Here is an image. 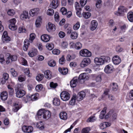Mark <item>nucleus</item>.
Returning a JSON list of instances; mask_svg holds the SVG:
<instances>
[{
  "label": "nucleus",
  "mask_w": 133,
  "mask_h": 133,
  "mask_svg": "<svg viewBox=\"0 0 133 133\" xmlns=\"http://www.w3.org/2000/svg\"><path fill=\"white\" fill-rule=\"evenodd\" d=\"M9 77V75L7 73H4L3 75V79L1 81V83L3 84L5 83L6 82V80H7Z\"/></svg>",
  "instance_id": "obj_27"
},
{
  "label": "nucleus",
  "mask_w": 133,
  "mask_h": 133,
  "mask_svg": "<svg viewBox=\"0 0 133 133\" xmlns=\"http://www.w3.org/2000/svg\"><path fill=\"white\" fill-rule=\"evenodd\" d=\"M54 13V11L52 9H49L47 10L46 12L47 15L49 16L53 15Z\"/></svg>",
  "instance_id": "obj_42"
},
{
  "label": "nucleus",
  "mask_w": 133,
  "mask_h": 133,
  "mask_svg": "<svg viewBox=\"0 0 133 133\" xmlns=\"http://www.w3.org/2000/svg\"><path fill=\"white\" fill-rule=\"evenodd\" d=\"M91 14L89 12H84L82 13L83 17L85 19H87L90 17Z\"/></svg>",
  "instance_id": "obj_33"
},
{
  "label": "nucleus",
  "mask_w": 133,
  "mask_h": 133,
  "mask_svg": "<svg viewBox=\"0 0 133 133\" xmlns=\"http://www.w3.org/2000/svg\"><path fill=\"white\" fill-rule=\"evenodd\" d=\"M51 74V72L49 70H47L44 72L45 77L48 79H51L52 77Z\"/></svg>",
  "instance_id": "obj_24"
},
{
  "label": "nucleus",
  "mask_w": 133,
  "mask_h": 133,
  "mask_svg": "<svg viewBox=\"0 0 133 133\" xmlns=\"http://www.w3.org/2000/svg\"><path fill=\"white\" fill-rule=\"evenodd\" d=\"M91 63V60L88 58H86L83 59L82 61L80 66L81 67L84 68L90 64Z\"/></svg>",
  "instance_id": "obj_5"
},
{
  "label": "nucleus",
  "mask_w": 133,
  "mask_h": 133,
  "mask_svg": "<svg viewBox=\"0 0 133 133\" xmlns=\"http://www.w3.org/2000/svg\"><path fill=\"white\" fill-rule=\"evenodd\" d=\"M76 56L74 55H68L66 58L67 60L70 61L72 59H73L75 58Z\"/></svg>",
  "instance_id": "obj_47"
},
{
  "label": "nucleus",
  "mask_w": 133,
  "mask_h": 133,
  "mask_svg": "<svg viewBox=\"0 0 133 133\" xmlns=\"http://www.w3.org/2000/svg\"><path fill=\"white\" fill-rule=\"evenodd\" d=\"M127 18L131 22H133V12H129L127 14Z\"/></svg>",
  "instance_id": "obj_29"
},
{
  "label": "nucleus",
  "mask_w": 133,
  "mask_h": 133,
  "mask_svg": "<svg viewBox=\"0 0 133 133\" xmlns=\"http://www.w3.org/2000/svg\"><path fill=\"white\" fill-rule=\"evenodd\" d=\"M59 5V2L58 0H53L50 5V7L54 9H56Z\"/></svg>",
  "instance_id": "obj_15"
},
{
  "label": "nucleus",
  "mask_w": 133,
  "mask_h": 133,
  "mask_svg": "<svg viewBox=\"0 0 133 133\" xmlns=\"http://www.w3.org/2000/svg\"><path fill=\"white\" fill-rule=\"evenodd\" d=\"M87 2V0H81L80 3L81 6L83 7L86 4Z\"/></svg>",
  "instance_id": "obj_62"
},
{
  "label": "nucleus",
  "mask_w": 133,
  "mask_h": 133,
  "mask_svg": "<svg viewBox=\"0 0 133 133\" xmlns=\"http://www.w3.org/2000/svg\"><path fill=\"white\" fill-rule=\"evenodd\" d=\"M111 125L110 123L108 122H103L101 123L99 125L100 128L102 129L103 130L106 128L107 127H109Z\"/></svg>",
  "instance_id": "obj_16"
},
{
  "label": "nucleus",
  "mask_w": 133,
  "mask_h": 133,
  "mask_svg": "<svg viewBox=\"0 0 133 133\" xmlns=\"http://www.w3.org/2000/svg\"><path fill=\"white\" fill-rule=\"evenodd\" d=\"M58 70L60 73L64 75L66 74L68 71V70L67 68H58Z\"/></svg>",
  "instance_id": "obj_28"
},
{
  "label": "nucleus",
  "mask_w": 133,
  "mask_h": 133,
  "mask_svg": "<svg viewBox=\"0 0 133 133\" xmlns=\"http://www.w3.org/2000/svg\"><path fill=\"white\" fill-rule=\"evenodd\" d=\"M39 9L38 8L31 9L29 11V14L32 16L37 15L39 13Z\"/></svg>",
  "instance_id": "obj_13"
},
{
  "label": "nucleus",
  "mask_w": 133,
  "mask_h": 133,
  "mask_svg": "<svg viewBox=\"0 0 133 133\" xmlns=\"http://www.w3.org/2000/svg\"><path fill=\"white\" fill-rule=\"evenodd\" d=\"M95 80L97 82H101L102 80L101 75H99L96 76Z\"/></svg>",
  "instance_id": "obj_63"
},
{
  "label": "nucleus",
  "mask_w": 133,
  "mask_h": 133,
  "mask_svg": "<svg viewBox=\"0 0 133 133\" xmlns=\"http://www.w3.org/2000/svg\"><path fill=\"white\" fill-rule=\"evenodd\" d=\"M114 70L113 66L109 64L106 65L104 69V72L107 74H110L112 73Z\"/></svg>",
  "instance_id": "obj_6"
},
{
  "label": "nucleus",
  "mask_w": 133,
  "mask_h": 133,
  "mask_svg": "<svg viewBox=\"0 0 133 133\" xmlns=\"http://www.w3.org/2000/svg\"><path fill=\"white\" fill-rule=\"evenodd\" d=\"M75 7L77 11H80L81 9L79 8V4L77 2H76L75 3Z\"/></svg>",
  "instance_id": "obj_56"
},
{
  "label": "nucleus",
  "mask_w": 133,
  "mask_h": 133,
  "mask_svg": "<svg viewBox=\"0 0 133 133\" xmlns=\"http://www.w3.org/2000/svg\"><path fill=\"white\" fill-rule=\"evenodd\" d=\"M39 96L38 94L36 93L35 94L32 95L30 97V100L32 101L37 100Z\"/></svg>",
  "instance_id": "obj_30"
},
{
  "label": "nucleus",
  "mask_w": 133,
  "mask_h": 133,
  "mask_svg": "<svg viewBox=\"0 0 133 133\" xmlns=\"http://www.w3.org/2000/svg\"><path fill=\"white\" fill-rule=\"evenodd\" d=\"M48 64L50 66L54 67L56 63L53 60H51L48 62Z\"/></svg>",
  "instance_id": "obj_45"
},
{
  "label": "nucleus",
  "mask_w": 133,
  "mask_h": 133,
  "mask_svg": "<svg viewBox=\"0 0 133 133\" xmlns=\"http://www.w3.org/2000/svg\"><path fill=\"white\" fill-rule=\"evenodd\" d=\"M127 10V9L125 7L123 6H120L118 8L117 16H122L124 13L126 12Z\"/></svg>",
  "instance_id": "obj_8"
},
{
  "label": "nucleus",
  "mask_w": 133,
  "mask_h": 133,
  "mask_svg": "<svg viewBox=\"0 0 133 133\" xmlns=\"http://www.w3.org/2000/svg\"><path fill=\"white\" fill-rule=\"evenodd\" d=\"M2 41L4 43H7L10 41V38L8 36H6L2 38Z\"/></svg>",
  "instance_id": "obj_37"
},
{
  "label": "nucleus",
  "mask_w": 133,
  "mask_h": 133,
  "mask_svg": "<svg viewBox=\"0 0 133 133\" xmlns=\"http://www.w3.org/2000/svg\"><path fill=\"white\" fill-rule=\"evenodd\" d=\"M46 46L49 50H52L54 48V44L52 43H48L46 44Z\"/></svg>",
  "instance_id": "obj_41"
},
{
  "label": "nucleus",
  "mask_w": 133,
  "mask_h": 133,
  "mask_svg": "<svg viewBox=\"0 0 133 133\" xmlns=\"http://www.w3.org/2000/svg\"><path fill=\"white\" fill-rule=\"evenodd\" d=\"M77 34L76 32H73L71 33L70 37L72 39H76L77 38Z\"/></svg>",
  "instance_id": "obj_35"
},
{
  "label": "nucleus",
  "mask_w": 133,
  "mask_h": 133,
  "mask_svg": "<svg viewBox=\"0 0 133 133\" xmlns=\"http://www.w3.org/2000/svg\"><path fill=\"white\" fill-rule=\"evenodd\" d=\"M54 17L55 21L57 22H58L59 21V16L58 12H55Z\"/></svg>",
  "instance_id": "obj_52"
},
{
  "label": "nucleus",
  "mask_w": 133,
  "mask_h": 133,
  "mask_svg": "<svg viewBox=\"0 0 133 133\" xmlns=\"http://www.w3.org/2000/svg\"><path fill=\"white\" fill-rule=\"evenodd\" d=\"M43 86L42 84L37 85L35 89L37 91H39L41 90L42 89Z\"/></svg>",
  "instance_id": "obj_53"
},
{
  "label": "nucleus",
  "mask_w": 133,
  "mask_h": 133,
  "mask_svg": "<svg viewBox=\"0 0 133 133\" xmlns=\"http://www.w3.org/2000/svg\"><path fill=\"white\" fill-rule=\"evenodd\" d=\"M24 45L23 49L24 51H26L28 49V46L30 45L29 41L28 39H25L24 42Z\"/></svg>",
  "instance_id": "obj_23"
},
{
  "label": "nucleus",
  "mask_w": 133,
  "mask_h": 133,
  "mask_svg": "<svg viewBox=\"0 0 133 133\" xmlns=\"http://www.w3.org/2000/svg\"><path fill=\"white\" fill-rule=\"evenodd\" d=\"M37 53V50L35 48H32L29 52L28 55L30 57H33L36 55Z\"/></svg>",
  "instance_id": "obj_21"
},
{
  "label": "nucleus",
  "mask_w": 133,
  "mask_h": 133,
  "mask_svg": "<svg viewBox=\"0 0 133 133\" xmlns=\"http://www.w3.org/2000/svg\"><path fill=\"white\" fill-rule=\"evenodd\" d=\"M22 129L24 132L30 133L32 132L33 128L31 126L24 125L22 127Z\"/></svg>",
  "instance_id": "obj_9"
},
{
  "label": "nucleus",
  "mask_w": 133,
  "mask_h": 133,
  "mask_svg": "<svg viewBox=\"0 0 133 133\" xmlns=\"http://www.w3.org/2000/svg\"><path fill=\"white\" fill-rule=\"evenodd\" d=\"M107 108L106 107H104L103 108V110L101 112L100 114L99 115V117L101 119H103L104 118L107 119L109 117H112L113 119H116V114L115 112L113 110H111L105 115V114L106 112V110Z\"/></svg>",
  "instance_id": "obj_1"
},
{
  "label": "nucleus",
  "mask_w": 133,
  "mask_h": 133,
  "mask_svg": "<svg viewBox=\"0 0 133 133\" xmlns=\"http://www.w3.org/2000/svg\"><path fill=\"white\" fill-rule=\"evenodd\" d=\"M14 107L12 109V110L14 112H16L21 107V105L16 102L13 103Z\"/></svg>",
  "instance_id": "obj_19"
},
{
  "label": "nucleus",
  "mask_w": 133,
  "mask_h": 133,
  "mask_svg": "<svg viewBox=\"0 0 133 133\" xmlns=\"http://www.w3.org/2000/svg\"><path fill=\"white\" fill-rule=\"evenodd\" d=\"M64 57V56H62V57H61L59 60V63L60 64L63 65L65 63V60Z\"/></svg>",
  "instance_id": "obj_43"
},
{
  "label": "nucleus",
  "mask_w": 133,
  "mask_h": 133,
  "mask_svg": "<svg viewBox=\"0 0 133 133\" xmlns=\"http://www.w3.org/2000/svg\"><path fill=\"white\" fill-rule=\"evenodd\" d=\"M35 37L36 35L35 34L32 33L30 34V37L29 38V39H28L29 41V42H32Z\"/></svg>",
  "instance_id": "obj_32"
},
{
  "label": "nucleus",
  "mask_w": 133,
  "mask_h": 133,
  "mask_svg": "<svg viewBox=\"0 0 133 133\" xmlns=\"http://www.w3.org/2000/svg\"><path fill=\"white\" fill-rule=\"evenodd\" d=\"M9 29L12 30H15L17 28L15 25L10 24L9 26Z\"/></svg>",
  "instance_id": "obj_58"
},
{
  "label": "nucleus",
  "mask_w": 133,
  "mask_h": 133,
  "mask_svg": "<svg viewBox=\"0 0 133 133\" xmlns=\"http://www.w3.org/2000/svg\"><path fill=\"white\" fill-rule=\"evenodd\" d=\"M96 118L95 116H91L89 117L87 120V122H93L95 121Z\"/></svg>",
  "instance_id": "obj_38"
},
{
  "label": "nucleus",
  "mask_w": 133,
  "mask_h": 133,
  "mask_svg": "<svg viewBox=\"0 0 133 133\" xmlns=\"http://www.w3.org/2000/svg\"><path fill=\"white\" fill-rule=\"evenodd\" d=\"M59 116L61 119L63 120H65L67 118V114L64 112H61L59 114Z\"/></svg>",
  "instance_id": "obj_25"
},
{
  "label": "nucleus",
  "mask_w": 133,
  "mask_h": 133,
  "mask_svg": "<svg viewBox=\"0 0 133 133\" xmlns=\"http://www.w3.org/2000/svg\"><path fill=\"white\" fill-rule=\"evenodd\" d=\"M22 100L25 103H27L30 100V96L28 95L24 96L23 97Z\"/></svg>",
  "instance_id": "obj_34"
},
{
  "label": "nucleus",
  "mask_w": 133,
  "mask_h": 133,
  "mask_svg": "<svg viewBox=\"0 0 133 133\" xmlns=\"http://www.w3.org/2000/svg\"><path fill=\"white\" fill-rule=\"evenodd\" d=\"M44 77L43 74H39L36 77V78L38 81H40L43 79Z\"/></svg>",
  "instance_id": "obj_44"
},
{
  "label": "nucleus",
  "mask_w": 133,
  "mask_h": 133,
  "mask_svg": "<svg viewBox=\"0 0 133 133\" xmlns=\"http://www.w3.org/2000/svg\"><path fill=\"white\" fill-rule=\"evenodd\" d=\"M16 96L18 98H21L25 95L26 92L24 90L21 89L15 90Z\"/></svg>",
  "instance_id": "obj_7"
},
{
  "label": "nucleus",
  "mask_w": 133,
  "mask_h": 133,
  "mask_svg": "<svg viewBox=\"0 0 133 133\" xmlns=\"http://www.w3.org/2000/svg\"><path fill=\"white\" fill-rule=\"evenodd\" d=\"M88 76L87 75L86 73H83L81 74L78 78L79 81L80 83H82L84 82V80H86L88 79Z\"/></svg>",
  "instance_id": "obj_10"
},
{
  "label": "nucleus",
  "mask_w": 133,
  "mask_h": 133,
  "mask_svg": "<svg viewBox=\"0 0 133 133\" xmlns=\"http://www.w3.org/2000/svg\"><path fill=\"white\" fill-rule=\"evenodd\" d=\"M61 99L64 101H66L69 100L70 97L69 93L66 91L62 92L60 94Z\"/></svg>",
  "instance_id": "obj_3"
},
{
  "label": "nucleus",
  "mask_w": 133,
  "mask_h": 133,
  "mask_svg": "<svg viewBox=\"0 0 133 133\" xmlns=\"http://www.w3.org/2000/svg\"><path fill=\"white\" fill-rule=\"evenodd\" d=\"M42 40L45 42H47L49 41L50 39L49 36L46 34H44L42 35L41 37Z\"/></svg>",
  "instance_id": "obj_22"
},
{
  "label": "nucleus",
  "mask_w": 133,
  "mask_h": 133,
  "mask_svg": "<svg viewBox=\"0 0 133 133\" xmlns=\"http://www.w3.org/2000/svg\"><path fill=\"white\" fill-rule=\"evenodd\" d=\"M5 60L4 58V56L3 55H0V63L3 64L5 63Z\"/></svg>",
  "instance_id": "obj_59"
},
{
  "label": "nucleus",
  "mask_w": 133,
  "mask_h": 133,
  "mask_svg": "<svg viewBox=\"0 0 133 133\" xmlns=\"http://www.w3.org/2000/svg\"><path fill=\"white\" fill-rule=\"evenodd\" d=\"M10 72L12 75L14 77H16L17 75V73L13 69H11L10 70Z\"/></svg>",
  "instance_id": "obj_55"
},
{
  "label": "nucleus",
  "mask_w": 133,
  "mask_h": 133,
  "mask_svg": "<svg viewBox=\"0 0 133 133\" xmlns=\"http://www.w3.org/2000/svg\"><path fill=\"white\" fill-rule=\"evenodd\" d=\"M80 55L82 56L89 57L91 56V52L87 49H82L79 52Z\"/></svg>",
  "instance_id": "obj_4"
},
{
  "label": "nucleus",
  "mask_w": 133,
  "mask_h": 133,
  "mask_svg": "<svg viewBox=\"0 0 133 133\" xmlns=\"http://www.w3.org/2000/svg\"><path fill=\"white\" fill-rule=\"evenodd\" d=\"M98 26L97 22L95 20L92 21L91 22V24L90 27V30L92 31H94L95 30Z\"/></svg>",
  "instance_id": "obj_12"
},
{
  "label": "nucleus",
  "mask_w": 133,
  "mask_h": 133,
  "mask_svg": "<svg viewBox=\"0 0 133 133\" xmlns=\"http://www.w3.org/2000/svg\"><path fill=\"white\" fill-rule=\"evenodd\" d=\"M82 47V44L79 42H77L75 44V48L77 49H79Z\"/></svg>",
  "instance_id": "obj_50"
},
{
  "label": "nucleus",
  "mask_w": 133,
  "mask_h": 133,
  "mask_svg": "<svg viewBox=\"0 0 133 133\" xmlns=\"http://www.w3.org/2000/svg\"><path fill=\"white\" fill-rule=\"evenodd\" d=\"M9 59H10L11 62L15 61L17 60V56L15 55H10L8 57Z\"/></svg>",
  "instance_id": "obj_36"
},
{
  "label": "nucleus",
  "mask_w": 133,
  "mask_h": 133,
  "mask_svg": "<svg viewBox=\"0 0 133 133\" xmlns=\"http://www.w3.org/2000/svg\"><path fill=\"white\" fill-rule=\"evenodd\" d=\"M46 29L48 32H50L52 31H55L56 29V27L54 24L49 22L46 27Z\"/></svg>",
  "instance_id": "obj_14"
},
{
  "label": "nucleus",
  "mask_w": 133,
  "mask_h": 133,
  "mask_svg": "<svg viewBox=\"0 0 133 133\" xmlns=\"http://www.w3.org/2000/svg\"><path fill=\"white\" fill-rule=\"evenodd\" d=\"M18 79L19 82H22L25 80V78L24 76L21 75L19 76Z\"/></svg>",
  "instance_id": "obj_48"
},
{
  "label": "nucleus",
  "mask_w": 133,
  "mask_h": 133,
  "mask_svg": "<svg viewBox=\"0 0 133 133\" xmlns=\"http://www.w3.org/2000/svg\"><path fill=\"white\" fill-rule=\"evenodd\" d=\"M37 115L39 118L42 117L45 119H48L50 117L51 114L49 111L42 109L38 111Z\"/></svg>",
  "instance_id": "obj_2"
},
{
  "label": "nucleus",
  "mask_w": 133,
  "mask_h": 133,
  "mask_svg": "<svg viewBox=\"0 0 133 133\" xmlns=\"http://www.w3.org/2000/svg\"><path fill=\"white\" fill-rule=\"evenodd\" d=\"M90 130L89 128L87 127L83 129L82 131V133H89Z\"/></svg>",
  "instance_id": "obj_51"
},
{
  "label": "nucleus",
  "mask_w": 133,
  "mask_h": 133,
  "mask_svg": "<svg viewBox=\"0 0 133 133\" xmlns=\"http://www.w3.org/2000/svg\"><path fill=\"white\" fill-rule=\"evenodd\" d=\"M61 45L63 48H66L68 46V44L65 41H63L61 43Z\"/></svg>",
  "instance_id": "obj_60"
},
{
  "label": "nucleus",
  "mask_w": 133,
  "mask_h": 133,
  "mask_svg": "<svg viewBox=\"0 0 133 133\" xmlns=\"http://www.w3.org/2000/svg\"><path fill=\"white\" fill-rule=\"evenodd\" d=\"M78 78L77 77H75L70 82V85L71 87L74 88L75 87L77 82Z\"/></svg>",
  "instance_id": "obj_20"
},
{
  "label": "nucleus",
  "mask_w": 133,
  "mask_h": 133,
  "mask_svg": "<svg viewBox=\"0 0 133 133\" xmlns=\"http://www.w3.org/2000/svg\"><path fill=\"white\" fill-rule=\"evenodd\" d=\"M104 59L103 58L96 57L94 60L95 63L98 65H103L104 63Z\"/></svg>",
  "instance_id": "obj_11"
},
{
  "label": "nucleus",
  "mask_w": 133,
  "mask_h": 133,
  "mask_svg": "<svg viewBox=\"0 0 133 133\" xmlns=\"http://www.w3.org/2000/svg\"><path fill=\"white\" fill-rule=\"evenodd\" d=\"M76 98V96H73L71 100L70 101V104L72 105H74L75 103V101Z\"/></svg>",
  "instance_id": "obj_40"
},
{
  "label": "nucleus",
  "mask_w": 133,
  "mask_h": 133,
  "mask_svg": "<svg viewBox=\"0 0 133 133\" xmlns=\"http://www.w3.org/2000/svg\"><path fill=\"white\" fill-rule=\"evenodd\" d=\"M119 28L118 29V30L119 33H122L125 32L126 29L127 28V26L125 24H123L119 26Z\"/></svg>",
  "instance_id": "obj_18"
},
{
  "label": "nucleus",
  "mask_w": 133,
  "mask_h": 133,
  "mask_svg": "<svg viewBox=\"0 0 133 133\" xmlns=\"http://www.w3.org/2000/svg\"><path fill=\"white\" fill-rule=\"evenodd\" d=\"M60 11L63 15H65L66 14L67 12V10L64 7H62Z\"/></svg>",
  "instance_id": "obj_54"
},
{
  "label": "nucleus",
  "mask_w": 133,
  "mask_h": 133,
  "mask_svg": "<svg viewBox=\"0 0 133 133\" xmlns=\"http://www.w3.org/2000/svg\"><path fill=\"white\" fill-rule=\"evenodd\" d=\"M80 26V23L77 22V23L73 26V29L74 30H77L79 29Z\"/></svg>",
  "instance_id": "obj_49"
},
{
  "label": "nucleus",
  "mask_w": 133,
  "mask_h": 133,
  "mask_svg": "<svg viewBox=\"0 0 133 133\" xmlns=\"http://www.w3.org/2000/svg\"><path fill=\"white\" fill-rule=\"evenodd\" d=\"M52 53L54 55H58L60 53V51L59 50L55 49H54L52 51Z\"/></svg>",
  "instance_id": "obj_61"
},
{
  "label": "nucleus",
  "mask_w": 133,
  "mask_h": 133,
  "mask_svg": "<svg viewBox=\"0 0 133 133\" xmlns=\"http://www.w3.org/2000/svg\"><path fill=\"white\" fill-rule=\"evenodd\" d=\"M53 103L55 105H59L60 104L59 99L57 98H54L53 100Z\"/></svg>",
  "instance_id": "obj_39"
},
{
  "label": "nucleus",
  "mask_w": 133,
  "mask_h": 133,
  "mask_svg": "<svg viewBox=\"0 0 133 133\" xmlns=\"http://www.w3.org/2000/svg\"><path fill=\"white\" fill-rule=\"evenodd\" d=\"M15 11L13 9H9L7 12L8 15L11 16L14 15L15 14Z\"/></svg>",
  "instance_id": "obj_46"
},
{
  "label": "nucleus",
  "mask_w": 133,
  "mask_h": 133,
  "mask_svg": "<svg viewBox=\"0 0 133 133\" xmlns=\"http://www.w3.org/2000/svg\"><path fill=\"white\" fill-rule=\"evenodd\" d=\"M8 93L6 91H3L1 94V98L3 100L5 101L8 98Z\"/></svg>",
  "instance_id": "obj_26"
},
{
  "label": "nucleus",
  "mask_w": 133,
  "mask_h": 133,
  "mask_svg": "<svg viewBox=\"0 0 133 133\" xmlns=\"http://www.w3.org/2000/svg\"><path fill=\"white\" fill-rule=\"evenodd\" d=\"M26 30L24 27H21L18 29V32L19 33L25 32Z\"/></svg>",
  "instance_id": "obj_57"
},
{
  "label": "nucleus",
  "mask_w": 133,
  "mask_h": 133,
  "mask_svg": "<svg viewBox=\"0 0 133 133\" xmlns=\"http://www.w3.org/2000/svg\"><path fill=\"white\" fill-rule=\"evenodd\" d=\"M79 96L78 97L79 98V100H82L85 95V92L84 91H82L78 93Z\"/></svg>",
  "instance_id": "obj_31"
},
{
  "label": "nucleus",
  "mask_w": 133,
  "mask_h": 133,
  "mask_svg": "<svg viewBox=\"0 0 133 133\" xmlns=\"http://www.w3.org/2000/svg\"><path fill=\"white\" fill-rule=\"evenodd\" d=\"M129 96L131 100H133V90H131L130 92Z\"/></svg>",
  "instance_id": "obj_64"
},
{
  "label": "nucleus",
  "mask_w": 133,
  "mask_h": 133,
  "mask_svg": "<svg viewBox=\"0 0 133 133\" xmlns=\"http://www.w3.org/2000/svg\"><path fill=\"white\" fill-rule=\"evenodd\" d=\"M20 18L22 20H25L28 18V11H24L20 16Z\"/></svg>",
  "instance_id": "obj_17"
}]
</instances>
